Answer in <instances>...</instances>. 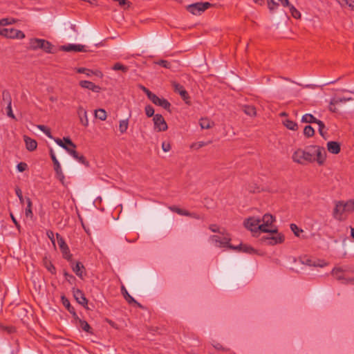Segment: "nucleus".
<instances>
[{"instance_id": "41", "label": "nucleus", "mask_w": 354, "mask_h": 354, "mask_svg": "<svg viewBox=\"0 0 354 354\" xmlns=\"http://www.w3.org/2000/svg\"><path fill=\"white\" fill-rule=\"evenodd\" d=\"M39 129H40L41 131H43L48 138H53V136L51 135L50 129L48 128L47 127L44 125H37V126Z\"/></svg>"}, {"instance_id": "15", "label": "nucleus", "mask_w": 354, "mask_h": 354, "mask_svg": "<svg viewBox=\"0 0 354 354\" xmlns=\"http://www.w3.org/2000/svg\"><path fill=\"white\" fill-rule=\"evenodd\" d=\"M302 263L309 266L320 268L326 266L328 264L326 261L322 259H312L309 258L304 259L302 261Z\"/></svg>"}, {"instance_id": "47", "label": "nucleus", "mask_w": 354, "mask_h": 354, "mask_svg": "<svg viewBox=\"0 0 354 354\" xmlns=\"http://www.w3.org/2000/svg\"><path fill=\"white\" fill-rule=\"evenodd\" d=\"M261 187L257 184H254L252 185H249L248 190L252 193H257L261 191Z\"/></svg>"}, {"instance_id": "8", "label": "nucleus", "mask_w": 354, "mask_h": 354, "mask_svg": "<svg viewBox=\"0 0 354 354\" xmlns=\"http://www.w3.org/2000/svg\"><path fill=\"white\" fill-rule=\"evenodd\" d=\"M211 6L209 2L196 3L187 6V10L194 15H199Z\"/></svg>"}, {"instance_id": "45", "label": "nucleus", "mask_w": 354, "mask_h": 354, "mask_svg": "<svg viewBox=\"0 0 354 354\" xmlns=\"http://www.w3.org/2000/svg\"><path fill=\"white\" fill-rule=\"evenodd\" d=\"M145 110L147 117H151L154 115V109L151 105L146 106Z\"/></svg>"}, {"instance_id": "17", "label": "nucleus", "mask_w": 354, "mask_h": 354, "mask_svg": "<svg viewBox=\"0 0 354 354\" xmlns=\"http://www.w3.org/2000/svg\"><path fill=\"white\" fill-rule=\"evenodd\" d=\"M77 113L81 124L84 127H87L88 125V119L86 109H84L82 106H80L77 108Z\"/></svg>"}, {"instance_id": "11", "label": "nucleus", "mask_w": 354, "mask_h": 354, "mask_svg": "<svg viewBox=\"0 0 354 354\" xmlns=\"http://www.w3.org/2000/svg\"><path fill=\"white\" fill-rule=\"evenodd\" d=\"M50 155L51 159L53 162L54 169H55V171L56 173L57 178L63 184L65 177H64V173L62 170L61 165H60L59 161L57 160V159L55 156V154L52 149H50Z\"/></svg>"}, {"instance_id": "60", "label": "nucleus", "mask_w": 354, "mask_h": 354, "mask_svg": "<svg viewBox=\"0 0 354 354\" xmlns=\"http://www.w3.org/2000/svg\"><path fill=\"white\" fill-rule=\"evenodd\" d=\"M15 192H16V194H17V196H18V198H19V199L20 202H21V203H24V197H23V196H22V193H21V189H20L19 188H17V189H15Z\"/></svg>"}, {"instance_id": "52", "label": "nucleus", "mask_w": 354, "mask_h": 354, "mask_svg": "<svg viewBox=\"0 0 354 354\" xmlns=\"http://www.w3.org/2000/svg\"><path fill=\"white\" fill-rule=\"evenodd\" d=\"M17 168L19 171L23 172L27 169L28 165L26 162H21L17 165Z\"/></svg>"}, {"instance_id": "49", "label": "nucleus", "mask_w": 354, "mask_h": 354, "mask_svg": "<svg viewBox=\"0 0 354 354\" xmlns=\"http://www.w3.org/2000/svg\"><path fill=\"white\" fill-rule=\"evenodd\" d=\"M156 64L166 68H169L171 67L170 63L168 61L164 59L159 60L156 62Z\"/></svg>"}, {"instance_id": "54", "label": "nucleus", "mask_w": 354, "mask_h": 354, "mask_svg": "<svg viewBox=\"0 0 354 354\" xmlns=\"http://www.w3.org/2000/svg\"><path fill=\"white\" fill-rule=\"evenodd\" d=\"M66 151L70 155H71L73 158H76L77 157V152L75 151V148L71 147L70 146H68L67 148L66 149Z\"/></svg>"}, {"instance_id": "36", "label": "nucleus", "mask_w": 354, "mask_h": 354, "mask_svg": "<svg viewBox=\"0 0 354 354\" xmlns=\"http://www.w3.org/2000/svg\"><path fill=\"white\" fill-rule=\"evenodd\" d=\"M245 113L250 117L256 115V109L253 106H245Z\"/></svg>"}, {"instance_id": "48", "label": "nucleus", "mask_w": 354, "mask_h": 354, "mask_svg": "<svg viewBox=\"0 0 354 354\" xmlns=\"http://www.w3.org/2000/svg\"><path fill=\"white\" fill-rule=\"evenodd\" d=\"M0 329L4 331H7L8 333H12L15 331V328L12 326H6L0 322Z\"/></svg>"}, {"instance_id": "24", "label": "nucleus", "mask_w": 354, "mask_h": 354, "mask_svg": "<svg viewBox=\"0 0 354 354\" xmlns=\"http://www.w3.org/2000/svg\"><path fill=\"white\" fill-rule=\"evenodd\" d=\"M122 293L124 296V297L125 298V299L127 301V302L129 304H136L137 305H138L139 306H140V304H138L129 294V292H127V290H126V288H124V286H122Z\"/></svg>"}, {"instance_id": "25", "label": "nucleus", "mask_w": 354, "mask_h": 354, "mask_svg": "<svg viewBox=\"0 0 354 354\" xmlns=\"http://www.w3.org/2000/svg\"><path fill=\"white\" fill-rule=\"evenodd\" d=\"M343 272H344V270L342 268L335 267L333 269V270L331 272V274L337 279L340 280V279H342L344 278Z\"/></svg>"}, {"instance_id": "7", "label": "nucleus", "mask_w": 354, "mask_h": 354, "mask_svg": "<svg viewBox=\"0 0 354 354\" xmlns=\"http://www.w3.org/2000/svg\"><path fill=\"white\" fill-rule=\"evenodd\" d=\"M261 221H262V223H261V231L263 233L270 232V229L277 227L274 225L276 222V218L272 214H265L261 218Z\"/></svg>"}, {"instance_id": "63", "label": "nucleus", "mask_w": 354, "mask_h": 354, "mask_svg": "<svg viewBox=\"0 0 354 354\" xmlns=\"http://www.w3.org/2000/svg\"><path fill=\"white\" fill-rule=\"evenodd\" d=\"M10 18H3L0 19V26L10 25Z\"/></svg>"}, {"instance_id": "2", "label": "nucleus", "mask_w": 354, "mask_h": 354, "mask_svg": "<svg viewBox=\"0 0 354 354\" xmlns=\"http://www.w3.org/2000/svg\"><path fill=\"white\" fill-rule=\"evenodd\" d=\"M266 233L268 234L263 236L261 239L267 245H275L281 244L285 241V236L283 233L279 232L277 227L270 229V232H266Z\"/></svg>"}, {"instance_id": "59", "label": "nucleus", "mask_w": 354, "mask_h": 354, "mask_svg": "<svg viewBox=\"0 0 354 354\" xmlns=\"http://www.w3.org/2000/svg\"><path fill=\"white\" fill-rule=\"evenodd\" d=\"M55 141L59 146H60L61 147H62L63 149H64L66 150V149L67 148L68 146L66 145H65V143L64 142V140H62L59 138H57V139H55Z\"/></svg>"}, {"instance_id": "50", "label": "nucleus", "mask_w": 354, "mask_h": 354, "mask_svg": "<svg viewBox=\"0 0 354 354\" xmlns=\"http://www.w3.org/2000/svg\"><path fill=\"white\" fill-rule=\"evenodd\" d=\"M74 158L86 166L88 165V162L86 160L84 156L79 155L78 153H77V157Z\"/></svg>"}, {"instance_id": "61", "label": "nucleus", "mask_w": 354, "mask_h": 354, "mask_svg": "<svg viewBox=\"0 0 354 354\" xmlns=\"http://www.w3.org/2000/svg\"><path fill=\"white\" fill-rule=\"evenodd\" d=\"M209 228L213 232H220L219 227L215 224L210 225Z\"/></svg>"}, {"instance_id": "10", "label": "nucleus", "mask_w": 354, "mask_h": 354, "mask_svg": "<svg viewBox=\"0 0 354 354\" xmlns=\"http://www.w3.org/2000/svg\"><path fill=\"white\" fill-rule=\"evenodd\" d=\"M154 130L158 132L165 131L168 129L167 124L160 114H155L153 118Z\"/></svg>"}, {"instance_id": "58", "label": "nucleus", "mask_w": 354, "mask_h": 354, "mask_svg": "<svg viewBox=\"0 0 354 354\" xmlns=\"http://www.w3.org/2000/svg\"><path fill=\"white\" fill-rule=\"evenodd\" d=\"M63 140L67 146H70L71 147L76 148V145L71 141L69 138H64Z\"/></svg>"}, {"instance_id": "62", "label": "nucleus", "mask_w": 354, "mask_h": 354, "mask_svg": "<svg viewBox=\"0 0 354 354\" xmlns=\"http://www.w3.org/2000/svg\"><path fill=\"white\" fill-rule=\"evenodd\" d=\"M256 250L250 245H245V253H255Z\"/></svg>"}, {"instance_id": "4", "label": "nucleus", "mask_w": 354, "mask_h": 354, "mask_svg": "<svg viewBox=\"0 0 354 354\" xmlns=\"http://www.w3.org/2000/svg\"><path fill=\"white\" fill-rule=\"evenodd\" d=\"M292 159L293 162L304 165L308 163L313 162L315 161V156L309 151L302 149H297L292 153Z\"/></svg>"}, {"instance_id": "13", "label": "nucleus", "mask_w": 354, "mask_h": 354, "mask_svg": "<svg viewBox=\"0 0 354 354\" xmlns=\"http://www.w3.org/2000/svg\"><path fill=\"white\" fill-rule=\"evenodd\" d=\"M314 149V153L316 155V158H315V161H316L319 165H324L326 159V151L324 147L319 146H315Z\"/></svg>"}, {"instance_id": "34", "label": "nucleus", "mask_w": 354, "mask_h": 354, "mask_svg": "<svg viewBox=\"0 0 354 354\" xmlns=\"http://www.w3.org/2000/svg\"><path fill=\"white\" fill-rule=\"evenodd\" d=\"M304 134L307 138H310L314 136L315 130L311 126L307 125L304 127Z\"/></svg>"}, {"instance_id": "39", "label": "nucleus", "mask_w": 354, "mask_h": 354, "mask_svg": "<svg viewBox=\"0 0 354 354\" xmlns=\"http://www.w3.org/2000/svg\"><path fill=\"white\" fill-rule=\"evenodd\" d=\"M44 266L46 267V268L52 274H55V268L54 267V266L51 263L50 261H49L48 260H47L46 259H45L44 260Z\"/></svg>"}, {"instance_id": "26", "label": "nucleus", "mask_w": 354, "mask_h": 354, "mask_svg": "<svg viewBox=\"0 0 354 354\" xmlns=\"http://www.w3.org/2000/svg\"><path fill=\"white\" fill-rule=\"evenodd\" d=\"M283 124L287 129L290 130L296 131L298 128L297 124L289 119L283 120Z\"/></svg>"}, {"instance_id": "6", "label": "nucleus", "mask_w": 354, "mask_h": 354, "mask_svg": "<svg viewBox=\"0 0 354 354\" xmlns=\"http://www.w3.org/2000/svg\"><path fill=\"white\" fill-rule=\"evenodd\" d=\"M210 240L218 247H227L230 249L241 251L242 250V243L237 245H233L230 243V238L228 236H225L223 238L218 235H213L210 236Z\"/></svg>"}, {"instance_id": "40", "label": "nucleus", "mask_w": 354, "mask_h": 354, "mask_svg": "<svg viewBox=\"0 0 354 354\" xmlns=\"http://www.w3.org/2000/svg\"><path fill=\"white\" fill-rule=\"evenodd\" d=\"M290 12L292 15V16L295 19H299L301 17V13L299 11H298L293 6L290 5L289 6Z\"/></svg>"}, {"instance_id": "21", "label": "nucleus", "mask_w": 354, "mask_h": 354, "mask_svg": "<svg viewBox=\"0 0 354 354\" xmlns=\"http://www.w3.org/2000/svg\"><path fill=\"white\" fill-rule=\"evenodd\" d=\"M24 140L26 143L27 150L32 151L37 149V143L35 140L32 139L27 136H24Z\"/></svg>"}, {"instance_id": "33", "label": "nucleus", "mask_w": 354, "mask_h": 354, "mask_svg": "<svg viewBox=\"0 0 354 354\" xmlns=\"http://www.w3.org/2000/svg\"><path fill=\"white\" fill-rule=\"evenodd\" d=\"M56 237H57V244H58L60 250H66V248L68 247V245L65 243L64 239L62 238V236H60V234H59L58 233H57Z\"/></svg>"}, {"instance_id": "19", "label": "nucleus", "mask_w": 354, "mask_h": 354, "mask_svg": "<svg viewBox=\"0 0 354 354\" xmlns=\"http://www.w3.org/2000/svg\"><path fill=\"white\" fill-rule=\"evenodd\" d=\"M80 85L84 88H87L89 90H91L93 92L98 93L100 91V87L97 85H95L94 83L86 81V80H82L80 82Z\"/></svg>"}, {"instance_id": "31", "label": "nucleus", "mask_w": 354, "mask_h": 354, "mask_svg": "<svg viewBox=\"0 0 354 354\" xmlns=\"http://www.w3.org/2000/svg\"><path fill=\"white\" fill-rule=\"evenodd\" d=\"M212 143V141H209L207 142H203V141H199V142H193L191 145H190V148L191 149H196V150H198L209 144Z\"/></svg>"}, {"instance_id": "20", "label": "nucleus", "mask_w": 354, "mask_h": 354, "mask_svg": "<svg viewBox=\"0 0 354 354\" xmlns=\"http://www.w3.org/2000/svg\"><path fill=\"white\" fill-rule=\"evenodd\" d=\"M327 150L333 153L337 154L340 152L341 148L339 142L335 141H330L326 144Z\"/></svg>"}, {"instance_id": "57", "label": "nucleus", "mask_w": 354, "mask_h": 354, "mask_svg": "<svg viewBox=\"0 0 354 354\" xmlns=\"http://www.w3.org/2000/svg\"><path fill=\"white\" fill-rule=\"evenodd\" d=\"M171 145L169 142H163L162 143V149L165 151V152H168L170 151L171 149Z\"/></svg>"}, {"instance_id": "9", "label": "nucleus", "mask_w": 354, "mask_h": 354, "mask_svg": "<svg viewBox=\"0 0 354 354\" xmlns=\"http://www.w3.org/2000/svg\"><path fill=\"white\" fill-rule=\"evenodd\" d=\"M2 36L12 39H23L26 37L25 34L21 30L12 28L2 29Z\"/></svg>"}, {"instance_id": "16", "label": "nucleus", "mask_w": 354, "mask_h": 354, "mask_svg": "<svg viewBox=\"0 0 354 354\" xmlns=\"http://www.w3.org/2000/svg\"><path fill=\"white\" fill-rule=\"evenodd\" d=\"M73 296L75 300L82 306H86L88 304V300L86 299L84 294L82 290L79 289H73Z\"/></svg>"}, {"instance_id": "5", "label": "nucleus", "mask_w": 354, "mask_h": 354, "mask_svg": "<svg viewBox=\"0 0 354 354\" xmlns=\"http://www.w3.org/2000/svg\"><path fill=\"white\" fill-rule=\"evenodd\" d=\"M245 227L250 231L253 236L258 237L262 232L261 218L259 217L249 216L245 221Z\"/></svg>"}, {"instance_id": "32", "label": "nucleus", "mask_w": 354, "mask_h": 354, "mask_svg": "<svg viewBox=\"0 0 354 354\" xmlns=\"http://www.w3.org/2000/svg\"><path fill=\"white\" fill-rule=\"evenodd\" d=\"M156 105L161 106L166 110H169L171 106V104L169 103V101H167L165 98H160V97L159 98V100Z\"/></svg>"}, {"instance_id": "55", "label": "nucleus", "mask_w": 354, "mask_h": 354, "mask_svg": "<svg viewBox=\"0 0 354 354\" xmlns=\"http://www.w3.org/2000/svg\"><path fill=\"white\" fill-rule=\"evenodd\" d=\"M148 98L154 104H156L157 102H158L159 100V97H158L156 94L151 93V94H149V96L148 97Z\"/></svg>"}, {"instance_id": "56", "label": "nucleus", "mask_w": 354, "mask_h": 354, "mask_svg": "<svg viewBox=\"0 0 354 354\" xmlns=\"http://www.w3.org/2000/svg\"><path fill=\"white\" fill-rule=\"evenodd\" d=\"M62 300L64 306H66V308L69 310V312L72 313V310H71V304L69 301L64 296L62 297Z\"/></svg>"}, {"instance_id": "42", "label": "nucleus", "mask_w": 354, "mask_h": 354, "mask_svg": "<svg viewBox=\"0 0 354 354\" xmlns=\"http://www.w3.org/2000/svg\"><path fill=\"white\" fill-rule=\"evenodd\" d=\"M76 71L77 73H84L87 76H91V75L96 74V73H94L93 71L86 68H78L76 69Z\"/></svg>"}, {"instance_id": "30", "label": "nucleus", "mask_w": 354, "mask_h": 354, "mask_svg": "<svg viewBox=\"0 0 354 354\" xmlns=\"http://www.w3.org/2000/svg\"><path fill=\"white\" fill-rule=\"evenodd\" d=\"M27 207L26 209V217L32 218L33 214L32 212V201L30 198H26Z\"/></svg>"}, {"instance_id": "38", "label": "nucleus", "mask_w": 354, "mask_h": 354, "mask_svg": "<svg viewBox=\"0 0 354 354\" xmlns=\"http://www.w3.org/2000/svg\"><path fill=\"white\" fill-rule=\"evenodd\" d=\"M290 230L297 237H299L301 233L304 232L302 229H300L296 224L294 223L290 224Z\"/></svg>"}, {"instance_id": "37", "label": "nucleus", "mask_w": 354, "mask_h": 354, "mask_svg": "<svg viewBox=\"0 0 354 354\" xmlns=\"http://www.w3.org/2000/svg\"><path fill=\"white\" fill-rule=\"evenodd\" d=\"M7 111V115L12 119H15V116L12 112V102H11V98L8 97V106L6 107Z\"/></svg>"}, {"instance_id": "23", "label": "nucleus", "mask_w": 354, "mask_h": 354, "mask_svg": "<svg viewBox=\"0 0 354 354\" xmlns=\"http://www.w3.org/2000/svg\"><path fill=\"white\" fill-rule=\"evenodd\" d=\"M73 271L80 278L83 277L84 267L81 262H76L72 267Z\"/></svg>"}, {"instance_id": "18", "label": "nucleus", "mask_w": 354, "mask_h": 354, "mask_svg": "<svg viewBox=\"0 0 354 354\" xmlns=\"http://www.w3.org/2000/svg\"><path fill=\"white\" fill-rule=\"evenodd\" d=\"M60 49L63 51L66 52H70V51H75V52H82L84 51V46L81 44H68L62 46L60 47Z\"/></svg>"}, {"instance_id": "12", "label": "nucleus", "mask_w": 354, "mask_h": 354, "mask_svg": "<svg viewBox=\"0 0 354 354\" xmlns=\"http://www.w3.org/2000/svg\"><path fill=\"white\" fill-rule=\"evenodd\" d=\"M172 86L176 93H178L187 104H190L189 95L184 86L177 82H172Z\"/></svg>"}, {"instance_id": "44", "label": "nucleus", "mask_w": 354, "mask_h": 354, "mask_svg": "<svg viewBox=\"0 0 354 354\" xmlns=\"http://www.w3.org/2000/svg\"><path fill=\"white\" fill-rule=\"evenodd\" d=\"M113 69L115 71H122L123 72H127L128 68L120 63H116L113 65Z\"/></svg>"}, {"instance_id": "51", "label": "nucleus", "mask_w": 354, "mask_h": 354, "mask_svg": "<svg viewBox=\"0 0 354 354\" xmlns=\"http://www.w3.org/2000/svg\"><path fill=\"white\" fill-rule=\"evenodd\" d=\"M61 251H62L63 256L65 259H66L67 260H70L71 259L72 255L70 253L68 247H66V250H61Z\"/></svg>"}, {"instance_id": "35", "label": "nucleus", "mask_w": 354, "mask_h": 354, "mask_svg": "<svg viewBox=\"0 0 354 354\" xmlns=\"http://www.w3.org/2000/svg\"><path fill=\"white\" fill-rule=\"evenodd\" d=\"M353 100L352 97H339V98H333L331 100V105H336L341 102H346L348 101Z\"/></svg>"}, {"instance_id": "43", "label": "nucleus", "mask_w": 354, "mask_h": 354, "mask_svg": "<svg viewBox=\"0 0 354 354\" xmlns=\"http://www.w3.org/2000/svg\"><path fill=\"white\" fill-rule=\"evenodd\" d=\"M80 326L82 328V330H84L86 332L91 333L90 329V325L87 323V322L84 320H80Z\"/></svg>"}, {"instance_id": "28", "label": "nucleus", "mask_w": 354, "mask_h": 354, "mask_svg": "<svg viewBox=\"0 0 354 354\" xmlns=\"http://www.w3.org/2000/svg\"><path fill=\"white\" fill-rule=\"evenodd\" d=\"M95 116L100 120L104 121L106 119L107 115L104 109H99L95 111Z\"/></svg>"}, {"instance_id": "22", "label": "nucleus", "mask_w": 354, "mask_h": 354, "mask_svg": "<svg viewBox=\"0 0 354 354\" xmlns=\"http://www.w3.org/2000/svg\"><path fill=\"white\" fill-rule=\"evenodd\" d=\"M199 124L203 129H209L214 127V122L207 118H202L199 120Z\"/></svg>"}, {"instance_id": "1", "label": "nucleus", "mask_w": 354, "mask_h": 354, "mask_svg": "<svg viewBox=\"0 0 354 354\" xmlns=\"http://www.w3.org/2000/svg\"><path fill=\"white\" fill-rule=\"evenodd\" d=\"M354 212V199L340 200L335 202L333 218L339 221H346Z\"/></svg>"}, {"instance_id": "53", "label": "nucleus", "mask_w": 354, "mask_h": 354, "mask_svg": "<svg viewBox=\"0 0 354 354\" xmlns=\"http://www.w3.org/2000/svg\"><path fill=\"white\" fill-rule=\"evenodd\" d=\"M278 6L279 4L275 1L268 3V8L271 12H273L278 8Z\"/></svg>"}, {"instance_id": "46", "label": "nucleus", "mask_w": 354, "mask_h": 354, "mask_svg": "<svg viewBox=\"0 0 354 354\" xmlns=\"http://www.w3.org/2000/svg\"><path fill=\"white\" fill-rule=\"evenodd\" d=\"M316 124L319 126V133L322 136L324 137L325 132H324V129L325 128V124L324 122L319 120H317Z\"/></svg>"}, {"instance_id": "27", "label": "nucleus", "mask_w": 354, "mask_h": 354, "mask_svg": "<svg viewBox=\"0 0 354 354\" xmlns=\"http://www.w3.org/2000/svg\"><path fill=\"white\" fill-rule=\"evenodd\" d=\"M317 120L316 118L310 113H306L301 118V122L305 123H316Z\"/></svg>"}, {"instance_id": "14", "label": "nucleus", "mask_w": 354, "mask_h": 354, "mask_svg": "<svg viewBox=\"0 0 354 354\" xmlns=\"http://www.w3.org/2000/svg\"><path fill=\"white\" fill-rule=\"evenodd\" d=\"M169 209L171 212L177 213L179 215L189 216V217H192V218H194L196 219L201 218L200 216L198 214L194 213V212H189V211H187L186 209L179 208L176 206H170V207H169Z\"/></svg>"}, {"instance_id": "64", "label": "nucleus", "mask_w": 354, "mask_h": 354, "mask_svg": "<svg viewBox=\"0 0 354 354\" xmlns=\"http://www.w3.org/2000/svg\"><path fill=\"white\" fill-rule=\"evenodd\" d=\"M341 7L344 8L347 6L348 0H336Z\"/></svg>"}, {"instance_id": "3", "label": "nucleus", "mask_w": 354, "mask_h": 354, "mask_svg": "<svg viewBox=\"0 0 354 354\" xmlns=\"http://www.w3.org/2000/svg\"><path fill=\"white\" fill-rule=\"evenodd\" d=\"M29 48L33 50L41 49L47 53H54L53 45L47 40L32 38L29 41Z\"/></svg>"}, {"instance_id": "29", "label": "nucleus", "mask_w": 354, "mask_h": 354, "mask_svg": "<svg viewBox=\"0 0 354 354\" xmlns=\"http://www.w3.org/2000/svg\"><path fill=\"white\" fill-rule=\"evenodd\" d=\"M129 127L128 119L121 120L119 122V131L121 133H124Z\"/></svg>"}]
</instances>
